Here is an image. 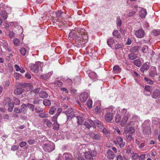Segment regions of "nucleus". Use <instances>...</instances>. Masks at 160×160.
<instances>
[{
	"mask_svg": "<svg viewBox=\"0 0 160 160\" xmlns=\"http://www.w3.org/2000/svg\"><path fill=\"white\" fill-rule=\"evenodd\" d=\"M78 34L77 35L74 32H71L69 34V36L71 38H75L78 41H81L82 39L86 40L88 38L87 34L86 31L84 29H80L79 30H78Z\"/></svg>",
	"mask_w": 160,
	"mask_h": 160,
	"instance_id": "obj_1",
	"label": "nucleus"
},
{
	"mask_svg": "<svg viewBox=\"0 0 160 160\" xmlns=\"http://www.w3.org/2000/svg\"><path fill=\"white\" fill-rule=\"evenodd\" d=\"M43 63L40 62H37L35 64H31L30 68L31 71L34 72L38 73L39 68H42L43 66Z\"/></svg>",
	"mask_w": 160,
	"mask_h": 160,
	"instance_id": "obj_2",
	"label": "nucleus"
},
{
	"mask_svg": "<svg viewBox=\"0 0 160 160\" xmlns=\"http://www.w3.org/2000/svg\"><path fill=\"white\" fill-rule=\"evenodd\" d=\"M96 152L94 151L86 152L83 155L85 156V158L87 160H92L93 157H95L96 155Z\"/></svg>",
	"mask_w": 160,
	"mask_h": 160,
	"instance_id": "obj_3",
	"label": "nucleus"
},
{
	"mask_svg": "<svg viewBox=\"0 0 160 160\" xmlns=\"http://www.w3.org/2000/svg\"><path fill=\"white\" fill-rule=\"evenodd\" d=\"M63 112L67 115L68 119L71 118L75 116L73 110L70 108H68L66 111Z\"/></svg>",
	"mask_w": 160,
	"mask_h": 160,
	"instance_id": "obj_4",
	"label": "nucleus"
},
{
	"mask_svg": "<svg viewBox=\"0 0 160 160\" xmlns=\"http://www.w3.org/2000/svg\"><path fill=\"white\" fill-rule=\"evenodd\" d=\"M113 142L116 145L118 144L120 148L123 147L125 145V143L123 142L122 138L120 137H118L117 138V141L114 140Z\"/></svg>",
	"mask_w": 160,
	"mask_h": 160,
	"instance_id": "obj_5",
	"label": "nucleus"
},
{
	"mask_svg": "<svg viewBox=\"0 0 160 160\" xmlns=\"http://www.w3.org/2000/svg\"><path fill=\"white\" fill-rule=\"evenodd\" d=\"M87 149V146L85 144H82L79 145L78 147V151L80 154H83V155L86 152V149Z\"/></svg>",
	"mask_w": 160,
	"mask_h": 160,
	"instance_id": "obj_6",
	"label": "nucleus"
},
{
	"mask_svg": "<svg viewBox=\"0 0 160 160\" xmlns=\"http://www.w3.org/2000/svg\"><path fill=\"white\" fill-rule=\"evenodd\" d=\"M136 37L138 38H142L144 37L145 35L144 31L142 29H139L135 31Z\"/></svg>",
	"mask_w": 160,
	"mask_h": 160,
	"instance_id": "obj_7",
	"label": "nucleus"
},
{
	"mask_svg": "<svg viewBox=\"0 0 160 160\" xmlns=\"http://www.w3.org/2000/svg\"><path fill=\"white\" fill-rule=\"evenodd\" d=\"M88 94L86 92L82 93L80 95L79 98L80 101L82 102H85L88 97Z\"/></svg>",
	"mask_w": 160,
	"mask_h": 160,
	"instance_id": "obj_8",
	"label": "nucleus"
},
{
	"mask_svg": "<svg viewBox=\"0 0 160 160\" xmlns=\"http://www.w3.org/2000/svg\"><path fill=\"white\" fill-rule=\"evenodd\" d=\"M152 97L154 99H156L160 97V88H156L153 91Z\"/></svg>",
	"mask_w": 160,
	"mask_h": 160,
	"instance_id": "obj_9",
	"label": "nucleus"
},
{
	"mask_svg": "<svg viewBox=\"0 0 160 160\" xmlns=\"http://www.w3.org/2000/svg\"><path fill=\"white\" fill-rule=\"evenodd\" d=\"M91 137L93 140L99 141L101 138L100 134L92 132L90 134Z\"/></svg>",
	"mask_w": 160,
	"mask_h": 160,
	"instance_id": "obj_10",
	"label": "nucleus"
},
{
	"mask_svg": "<svg viewBox=\"0 0 160 160\" xmlns=\"http://www.w3.org/2000/svg\"><path fill=\"white\" fill-rule=\"evenodd\" d=\"M130 115H124L122 116V118L120 122V125L122 127L125 126L128 120L129 117Z\"/></svg>",
	"mask_w": 160,
	"mask_h": 160,
	"instance_id": "obj_11",
	"label": "nucleus"
},
{
	"mask_svg": "<svg viewBox=\"0 0 160 160\" xmlns=\"http://www.w3.org/2000/svg\"><path fill=\"white\" fill-rule=\"evenodd\" d=\"M143 134L147 136L151 135V131L150 128L149 126H147L145 128H143Z\"/></svg>",
	"mask_w": 160,
	"mask_h": 160,
	"instance_id": "obj_12",
	"label": "nucleus"
},
{
	"mask_svg": "<svg viewBox=\"0 0 160 160\" xmlns=\"http://www.w3.org/2000/svg\"><path fill=\"white\" fill-rule=\"evenodd\" d=\"M112 114L108 112L107 113L105 116V119L106 121L110 122L112 119Z\"/></svg>",
	"mask_w": 160,
	"mask_h": 160,
	"instance_id": "obj_13",
	"label": "nucleus"
},
{
	"mask_svg": "<svg viewBox=\"0 0 160 160\" xmlns=\"http://www.w3.org/2000/svg\"><path fill=\"white\" fill-rule=\"evenodd\" d=\"M157 73L156 68L154 67H152L151 69L149 75L151 77H153Z\"/></svg>",
	"mask_w": 160,
	"mask_h": 160,
	"instance_id": "obj_14",
	"label": "nucleus"
},
{
	"mask_svg": "<svg viewBox=\"0 0 160 160\" xmlns=\"http://www.w3.org/2000/svg\"><path fill=\"white\" fill-rule=\"evenodd\" d=\"M115 155L113 152L111 150L108 149L107 151V157L109 159L113 158Z\"/></svg>",
	"mask_w": 160,
	"mask_h": 160,
	"instance_id": "obj_15",
	"label": "nucleus"
},
{
	"mask_svg": "<svg viewBox=\"0 0 160 160\" xmlns=\"http://www.w3.org/2000/svg\"><path fill=\"white\" fill-rule=\"evenodd\" d=\"M147 14V11L145 9H141L139 12V15L142 18H144Z\"/></svg>",
	"mask_w": 160,
	"mask_h": 160,
	"instance_id": "obj_16",
	"label": "nucleus"
},
{
	"mask_svg": "<svg viewBox=\"0 0 160 160\" xmlns=\"http://www.w3.org/2000/svg\"><path fill=\"white\" fill-rule=\"evenodd\" d=\"M88 76L90 78L95 80L97 78V75L94 72H91L89 73Z\"/></svg>",
	"mask_w": 160,
	"mask_h": 160,
	"instance_id": "obj_17",
	"label": "nucleus"
},
{
	"mask_svg": "<svg viewBox=\"0 0 160 160\" xmlns=\"http://www.w3.org/2000/svg\"><path fill=\"white\" fill-rule=\"evenodd\" d=\"M39 96L42 98H45L47 97L48 94L46 92L42 91L39 92Z\"/></svg>",
	"mask_w": 160,
	"mask_h": 160,
	"instance_id": "obj_18",
	"label": "nucleus"
},
{
	"mask_svg": "<svg viewBox=\"0 0 160 160\" xmlns=\"http://www.w3.org/2000/svg\"><path fill=\"white\" fill-rule=\"evenodd\" d=\"M121 68L118 65H115L113 68V71L115 73H119L121 71Z\"/></svg>",
	"mask_w": 160,
	"mask_h": 160,
	"instance_id": "obj_19",
	"label": "nucleus"
},
{
	"mask_svg": "<svg viewBox=\"0 0 160 160\" xmlns=\"http://www.w3.org/2000/svg\"><path fill=\"white\" fill-rule=\"evenodd\" d=\"M24 91V89L22 88H18L15 89L14 91V93L17 95H19L22 94Z\"/></svg>",
	"mask_w": 160,
	"mask_h": 160,
	"instance_id": "obj_20",
	"label": "nucleus"
},
{
	"mask_svg": "<svg viewBox=\"0 0 160 160\" xmlns=\"http://www.w3.org/2000/svg\"><path fill=\"white\" fill-rule=\"evenodd\" d=\"M149 68L148 65L147 64H144L140 68L141 71L143 72L144 71H147Z\"/></svg>",
	"mask_w": 160,
	"mask_h": 160,
	"instance_id": "obj_21",
	"label": "nucleus"
},
{
	"mask_svg": "<svg viewBox=\"0 0 160 160\" xmlns=\"http://www.w3.org/2000/svg\"><path fill=\"white\" fill-rule=\"evenodd\" d=\"M122 118L120 114H117L115 117V120L116 122L118 123L121 121Z\"/></svg>",
	"mask_w": 160,
	"mask_h": 160,
	"instance_id": "obj_22",
	"label": "nucleus"
},
{
	"mask_svg": "<svg viewBox=\"0 0 160 160\" xmlns=\"http://www.w3.org/2000/svg\"><path fill=\"white\" fill-rule=\"evenodd\" d=\"M129 58L131 60H134L136 58L138 57V54L133 52L131 53L128 55Z\"/></svg>",
	"mask_w": 160,
	"mask_h": 160,
	"instance_id": "obj_23",
	"label": "nucleus"
},
{
	"mask_svg": "<svg viewBox=\"0 0 160 160\" xmlns=\"http://www.w3.org/2000/svg\"><path fill=\"white\" fill-rule=\"evenodd\" d=\"M112 34L116 38H121L120 33L118 30H114Z\"/></svg>",
	"mask_w": 160,
	"mask_h": 160,
	"instance_id": "obj_24",
	"label": "nucleus"
},
{
	"mask_svg": "<svg viewBox=\"0 0 160 160\" xmlns=\"http://www.w3.org/2000/svg\"><path fill=\"white\" fill-rule=\"evenodd\" d=\"M96 126H97L100 130H102L104 128L100 121H97L96 122Z\"/></svg>",
	"mask_w": 160,
	"mask_h": 160,
	"instance_id": "obj_25",
	"label": "nucleus"
},
{
	"mask_svg": "<svg viewBox=\"0 0 160 160\" xmlns=\"http://www.w3.org/2000/svg\"><path fill=\"white\" fill-rule=\"evenodd\" d=\"M78 119L77 122L79 125H81L82 124L84 120V118L80 116L76 117Z\"/></svg>",
	"mask_w": 160,
	"mask_h": 160,
	"instance_id": "obj_26",
	"label": "nucleus"
},
{
	"mask_svg": "<svg viewBox=\"0 0 160 160\" xmlns=\"http://www.w3.org/2000/svg\"><path fill=\"white\" fill-rule=\"evenodd\" d=\"M114 41L112 38H110L108 39L107 40V43L108 45L110 47L111 45L114 43Z\"/></svg>",
	"mask_w": 160,
	"mask_h": 160,
	"instance_id": "obj_27",
	"label": "nucleus"
},
{
	"mask_svg": "<svg viewBox=\"0 0 160 160\" xmlns=\"http://www.w3.org/2000/svg\"><path fill=\"white\" fill-rule=\"evenodd\" d=\"M43 122L45 123L47 126L48 127H50L52 125V123L51 121L48 119H46L43 120Z\"/></svg>",
	"mask_w": 160,
	"mask_h": 160,
	"instance_id": "obj_28",
	"label": "nucleus"
},
{
	"mask_svg": "<svg viewBox=\"0 0 160 160\" xmlns=\"http://www.w3.org/2000/svg\"><path fill=\"white\" fill-rule=\"evenodd\" d=\"M43 103L45 106H50L51 104V102L48 99H45L43 101Z\"/></svg>",
	"mask_w": 160,
	"mask_h": 160,
	"instance_id": "obj_29",
	"label": "nucleus"
},
{
	"mask_svg": "<svg viewBox=\"0 0 160 160\" xmlns=\"http://www.w3.org/2000/svg\"><path fill=\"white\" fill-rule=\"evenodd\" d=\"M122 20L120 18V17L118 16L117 18L116 24L117 27H120L122 24Z\"/></svg>",
	"mask_w": 160,
	"mask_h": 160,
	"instance_id": "obj_30",
	"label": "nucleus"
},
{
	"mask_svg": "<svg viewBox=\"0 0 160 160\" xmlns=\"http://www.w3.org/2000/svg\"><path fill=\"white\" fill-rule=\"evenodd\" d=\"M44 111L43 108H41L39 107H36L35 108V111L36 113H39L42 112Z\"/></svg>",
	"mask_w": 160,
	"mask_h": 160,
	"instance_id": "obj_31",
	"label": "nucleus"
},
{
	"mask_svg": "<svg viewBox=\"0 0 160 160\" xmlns=\"http://www.w3.org/2000/svg\"><path fill=\"white\" fill-rule=\"evenodd\" d=\"M121 114L122 116L124 115H130V113L128 112L127 109L123 108L121 111Z\"/></svg>",
	"mask_w": 160,
	"mask_h": 160,
	"instance_id": "obj_32",
	"label": "nucleus"
},
{
	"mask_svg": "<svg viewBox=\"0 0 160 160\" xmlns=\"http://www.w3.org/2000/svg\"><path fill=\"white\" fill-rule=\"evenodd\" d=\"M145 90L148 92H151L152 90V87L150 86L146 85L144 87Z\"/></svg>",
	"mask_w": 160,
	"mask_h": 160,
	"instance_id": "obj_33",
	"label": "nucleus"
},
{
	"mask_svg": "<svg viewBox=\"0 0 160 160\" xmlns=\"http://www.w3.org/2000/svg\"><path fill=\"white\" fill-rule=\"evenodd\" d=\"M41 118H45L48 117V114L44 112L40 113L38 115Z\"/></svg>",
	"mask_w": 160,
	"mask_h": 160,
	"instance_id": "obj_34",
	"label": "nucleus"
},
{
	"mask_svg": "<svg viewBox=\"0 0 160 160\" xmlns=\"http://www.w3.org/2000/svg\"><path fill=\"white\" fill-rule=\"evenodd\" d=\"M56 110V108L54 106L51 107L49 109V113L51 114H53L55 111Z\"/></svg>",
	"mask_w": 160,
	"mask_h": 160,
	"instance_id": "obj_35",
	"label": "nucleus"
},
{
	"mask_svg": "<svg viewBox=\"0 0 160 160\" xmlns=\"http://www.w3.org/2000/svg\"><path fill=\"white\" fill-rule=\"evenodd\" d=\"M56 14L57 17L61 18L63 14H64V12L61 11H58L56 12Z\"/></svg>",
	"mask_w": 160,
	"mask_h": 160,
	"instance_id": "obj_36",
	"label": "nucleus"
},
{
	"mask_svg": "<svg viewBox=\"0 0 160 160\" xmlns=\"http://www.w3.org/2000/svg\"><path fill=\"white\" fill-rule=\"evenodd\" d=\"M3 47L6 49V51L9 52L11 51V49L9 48L7 42H5L3 43Z\"/></svg>",
	"mask_w": 160,
	"mask_h": 160,
	"instance_id": "obj_37",
	"label": "nucleus"
},
{
	"mask_svg": "<svg viewBox=\"0 0 160 160\" xmlns=\"http://www.w3.org/2000/svg\"><path fill=\"white\" fill-rule=\"evenodd\" d=\"M134 64L136 66L139 67L141 65V62L139 59H136L133 61Z\"/></svg>",
	"mask_w": 160,
	"mask_h": 160,
	"instance_id": "obj_38",
	"label": "nucleus"
},
{
	"mask_svg": "<svg viewBox=\"0 0 160 160\" xmlns=\"http://www.w3.org/2000/svg\"><path fill=\"white\" fill-rule=\"evenodd\" d=\"M14 104L12 103H8V110L10 112H11L13 108Z\"/></svg>",
	"mask_w": 160,
	"mask_h": 160,
	"instance_id": "obj_39",
	"label": "nucleus"
},
{
	"mask_svg": "<svg viewBox=\"0 0 160 160\" xmlns=\"http://www.w3.org/2000/svg\"><path fill=\"white\" fill-rule=\"evenodd\" d=\"M54 83L56 86L60 87H61L63 84L62 82L59 80L55 81Z\"/></svg>",
	"mask_w": 160,
	"mask_h": 160,
	"instance_id": "obj_40",
	"label": "nucleus"
},
{
	"mask_svg": "<svg viewBox=\"0 0 160 160\" xmlns=\"http://www.w3.org/2000/svg\"><path fill=\"white\" fill-rule=\"evenodd\" d=\"M20 52L21 53L23 56H24L27 52V50L24 48H22L20 49Z\"/></svg>",
	"mask_w": 160,
	"mask_h": 160,
	"instance_id": "obj_41",
	"label": "nucleus"
},
{
	"mask_svg": "<svg viewBox=\"0 0 160 160\" xmlns=\"http://www.w3.org/2000/svg\"><path fill=\"white\" fill-rule=\"evenodd\" d=\"M13 43L16 46H18L20 44L19 41L18 39L16 38L13 39Z\"/></svg>",
	"mask_w": 160,
	"mask_h": 160,
	"instance_id": "obj_42",
	"label": "nucleus"
},
{
	"mask_svg": "<svg viewBox=\"0 0 160 160\" xmlns=\"http://www.w3.org/2000/svg\"><path fill=\"white\" fill-rule=\"evenodd\" d=\"M152 33L155 36H158L160 34V30L159 29L154 30L152 31Z\"/></svg>",
	"mask_w": 160,
	"mask_h": 160,
	"instance_id": "obj_43",
	"label": "nucleus"
},
{
	"mask_svg": "<svg viewBox=\"0 0 160 160\" xmlns=\"http://www.w3.org/2000/svg\"><path fill=\"white\" fill-rule=\"evenodd\" d=\"M135 132V129L133 127H130L129 128L128 130V133L129 134H134Z\"/></svg>",
	"mask_w": 160,
	"mask_h": 160,
	"instance_id": "obj_44",
	"label": "nucleus"
},
{
	"mask_svg": "<svg viewBox=\"0 0 160 160\" xmlns=\"http://www.w3.org/2000/svg\"><path fill=\"white\" fill-rule=\"evenodd\" d=\"M27 105L28 108L30 109L32 112H33L34 111V106L32 104H30V103H27Z\"/></svg>",
	"mask_w": 160,
	"mask_h": 160,
	"instance_id": "obj_45",
	"label": "nucleus"
},
{
	"mask_svg": "<svg viewBox=\"0 0 160 160\" xmlns=\"http://www.w3.org/2000/svg\"><path fill=\"white\" fill-rule=\"evenodd\" d=\"M21 86L22 87H29V88H31L32 86L30 84L27 83L22 84Z\"/></svg>",
	"mask_w": 160,
	"mask_h": 160,
	"instance_id": "obj_46",
	"label": "nucleus"
},
{
	"mask_svg": "<svg viewBox=\"0 0 160 160\" xmlns=\"http://www.w3.org/2000/svg\"><path fill=\"white\" fill-rule=\"evenodd\" d=\"M96 121H96L95 122H94L93 121L91 120H90L88 121V122L90 124V125H91V126H92L94 128H95L96 127Z\"/></svg>",
	"mask_w": 160,
	"mask_h": 160,
	"instance_id": "obj_47",
	"label": "nucleus"
},
{
	"mask_svg": "<svg viewBox=\"0 0 160 160\" xmlns=\"http://www.w3.org/2000/svg\"><path fill=\"white\" fill-rule=\"evenodd\" d=\"M139 49V47L136 46L132 48L131 49V51L132 52H136Z\"/></svg>",
	"mask_w": 160,
	"mask_h": 160,
	"instance_id": "obj_48",
	"label": "nucleus"
},
{
	"mask_svg": "<svg viewBox=\"0 0 160 160\" xmlns=\"http://www.w3.org/2000/svg\"><path fill=\"white\" fill-rule=\"evenodd\" d=\"M95 111L98 113H100L102 112V110L101 108L99 106H97L95 108Z\"/></svg>",
	"mask_w": 160,
	"mask_h": 160,
	"instance_id": "obj_49",
	"label": "nucleus"
},
{
	"mask_svg": "<svg viewBox=\"0 0 160 160\" xmlns=\"http://www.w3.org/2000/svg\"><path fill=\"white\" fill-rule=\"evenodd\" d=\"M27 107V105L26 104H22L21 105V108L23 112H26Z\"/></svg>",
	"mask_w": 160,
	"mask_h": 160,
	"instance_id": "obj_50",
	"label": "nucleus"
},
{
	"mask_svg": "<svg viewBox=\"0 0 160 160\" xmlns=\"http://www.w3.org/2000/svg\"><path fill=\"white\" fill-rule=\"evenodd\" d=\"M92 100L90 99V100H88L87 102V105L88 106V107L89 108H92Z\"/></svg>",
	"mask_w": 160,
	"mask_h": 160,
	"instance_id": "obj_51",
	"label": "nucleus"
},
{
	"mask_svg": "<svg viewBox=\"0 0 160 160\" xmlns=\"http://www.w3.org/2000/svg\"><path fill=\"white\" fill-rule=\"evenodd\" d=\"M54 126L53 128L56 130H58L59 128V124H58L57 122L54 123Z\"/></svg>",
	"mask_w": 160,
	"mask_h": 160,
	"instance_id": "obj_52",
	"label": "nucleus"
},
{
	"mask_svg": "<svg viewBox=\"0 0 160 160\" xmlns=\"http://www.w3.org/2000/svg\"><path fill=\"white\" fill-rule=\"evenodd\" d=\"M2 18H3L4 19H6L7 18V16L6 13L5 12H3L2 13L0 14Z\"/></svg>",
	"mask_w": 160,
	"mask_h": 160,
	"instance_id": "obj_53",
	"label": "nucleus"
},
{
	"mask_svg": "<svg viewBox=\"0 0 160 160\" xmlns=\"http://www.w3.org/2000/svg\"><path fill=\"white\" fill-rule=\"evenodd\" d=\"M14 75V77L17 80L19 79L21 75V74L17 72L15 73Z\"/></svg>",
	"mask_w": 160,
	"mask_h": 160,
	"instance_id": "obj_54",
	"label": "nucleus"
},
{
	"mask_svg": "<svg viewBox=\"0 0 160 160\" xmlns=\"http://www.w3.org/2000/svg\"><path fill=\"white\" fill-rule=\"evenodd\" d=\"M40 91L39 88H37L34 89L33 91H32L30 92V93L31 94H32L33 93H37L39 92Z\"/></svg>",
	"mask_w": 160,
	"mask_h": 160,
	"instance_id": "obj_55",
	"label": "nucleus"
},
{
	"mask_svg": "<svg viewBox=\"0 0 160 160\" xmlns=\"http://www.w3.org/2000/svg\"><path fill=\"white\" fill-rule=\"evenodd\" d=\"M14 103L15 104L19 105L20 103V101L18 98H15L14 99Z\"/></svg>",
	"mask_w": 160,
	"mask_h": 160,
	"instance_id": "obj_56",
	"label": "nucleus"
},
{
	"mask_svg": "<svg viewBox=\"0 0 160 160\" xmlns=\"http://www.w3.org/2000/svg\"><path fill=\"white\" fill-rule=\"evenodd\" d=\"M19 148V146L18 145H13L11 147V149L13 151H16L18 150Z\"/></svg>",
	"mask_w": 160,
	"mask_h": 160,
	"instance_id": "obj_57",
	"label": "nucleus"
},
{
	"mask_svg": "<svg viewBox=\"0 0 160 160\" xmlns=\"http://www.w3.org/2000/svg\"><path fill=\"white\" fill-rule=\"evenodd\" d=\"M126 137L128 141H131L133 139V138L132 137V135H130L129 134L126 135Z\"/></svg>",
	"mask_w": 160,
	"mask_h": 160,
	"instance_id": "obj_58",
	"label": "nucleus"
},
{
	"mask_svg": "<svg viewBox=\"0 0 160 160\" xmlns=\"http://www.w3.org/2000/svg\"><path fill=\"white\" fill-rule=\"evenodd\" d=\"M148 48L147 46H144L141 49L142 52H146V51L148 49Z\"/></svg>",
	"mask_w": 160,
	"mask_h": 160,
	"instance_id": "obj_59",
	"label": "nucleus"
},
{
	"mask_svg": "<svg viewBox=\"0 0 160 160\" xmlns=\"http://www.w3.org/2000/svg\"><path fill=\"white\" fill-rule=\"evenodd\" d=\"M58 116L57 113H56L52 118V121L53 122H57V118L58 117Z\"/></svg>",
	"mask_w": 160,
	"mask_h": 160,
	"instance_id": "obj_60",
	"label": "nucleus"
},
{
	"mask_svg": "<svg viewBox=\"0 0 160 160\" xmlns=\"http://www.w3.org/2000/svg\"><path fill=\"white\" fill-rule=\"evenodd\" d=\"M14 111L15 112L18 113H21L22 112V111L20 109H19L16 108H14Z\"/></svg>",
	"mask_w": 160,
	"mask_h": 160,
	"instance_id": "obj_61",
	"label": "nucleus"
},
{
	"mask_svg": "<svg viewBox=\"0 0 160 160\" xmlns=\"http://www.w3.org/2000/svg\"><path fill=\"white\" fill-rule=\"evenodd\" d=\"M9 36L10 38H12L14 36V34L13 32L9 31Z\"/></svg>",
	"mask_w": 160,
	"mask_h": 160,
	"instance_id": "obj_62",
	"label": "nucleus"
},
{
	"mask_svg": "<svg viewBox=\"0 0 160 160\" xmlns=\"http://www.w3.org/2000/svg\"><path fill=\"white\" fill-rule=\"evenodd\" d=\"M84 125L88 129H89L91 127V125L89 124L88 122H85Z\"/></svg>",
	"mask_w": 160,
	"mask_h": 160,
	"instance_id": "obj_63",
	"label": "nucleus"
},
{
	"mask_svg": "<svg viewBox=\"0 0 160 160\" xmlns=\"http://www.w3.org/2000/svg\"><path fill=\"white\" fill-rule=\"evenodd\" d=\"M103 132L107 136H108L109 134V132L106 128H104L102 130Z\"/></svg>",
	"mask_w": 160,
	"mask_h": 160,
	"instance_id": "obj_64",
	"label": "nucleus"
}]
</instances>
